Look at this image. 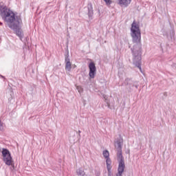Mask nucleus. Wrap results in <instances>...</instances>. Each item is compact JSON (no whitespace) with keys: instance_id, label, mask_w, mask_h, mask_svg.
<instances>
[{"instance_id":"obj_1","label":"nucleus","mask_w":176,"mask_h":176,"mask_svg":"<svg viewBox=\"0 0 176 176\" xmlns=\"http://www.w3.org/2000/svg\"><path fill=\"white\" fill-rule=\"evenodd\" d=\"M131 36L133 43V48H131L134 56L133 61L136 67L141 71V30L140 29V24L135 21L131 25Z\"/></svg>"},{"instance_id":"obj_2","label":"nucleus","mask_w":176,"mask_h":176,"mask_svg":"<svg viewBox=\"0 0 176 176\" xmlns=\"http://www.w3.org/2000/svg\"><path fill=\"white\" fill-rule=\"evenodd\" d=\"M0 15L3 20L7 22L8 27L11 30H14L19 27V24L21 23V19H16V14L11 10L8 9L6 7L0 9Z\"/></svg>"},{"instance_id":"obj_3","label":"nucleus","mask_w":176,"mask_h":176,"mask_svg":"<svg viewBox=\"0 0 176 176\" xmlns=\"http://www.w3.org/2000/svg\"><path fill=\"white\" fill-rule=\"evenodd\" d=\"M1 151V155L3 157V162L6 164V166H11L12 167H14V161L12 157V154L10 151L7 148L0 149Z\"/></svg>"},{"instance_id":"obj_4","label":"nucleus","mask_w":176,"mask_h":176,"mask_svg":"<svg viewBox=\"0 0 176 176\" xmlns=\"http://www.w3.org/2000/svg\"><path fill=\"white\" fill-rule=\"evenodd\" d=\"M120 137L121 139L116 142L117 146L118 148V151L117 153V157H118V160H119V162H122V160H123V154H122V144H123V138H122V135H120Z\"/></svg>"},{"instance_id":"obj_5","label":"nucleus","mask_w":176,"mask_h":176,"mask_svg":"<svg viewBox=\"0 0 176 176\" xmlns=\"http://www.w3.org/2000/svg\"><path fill=\"white\" fill-rule=\"evenodd\" d=\"M89 76L90 79H94L97 74V69L96 68V64L94 63V62H91L89 64Z\"/></svg>"},{"instance_id":"obj_6","label":"nucleus","mask_w":176,"mask_h":176,"mask_svg":"<svg viewBox=\"0 0 176 176\" xmlns=\"http://www.w3.org/2000/svg\"><path fill=\"white\" fill-rule=\"evenodd\" d=\"M118 2L120 6L127 8V6L131 3V0H118Z\"/></svg>"},{"instance_id":"obj_7","label":"nucleus","mask_w":176,"mask_h":176,"mask_svg":"<svg viewBox=\"0 0 176 176\" xmlns=\"http://www.w3.org/2000/svg\"><path fill=\"white\" fill-rule=\"evenodd\" d=\"M124 168H125V165H124V160H121L119 162V165H118V173L120 174H123L124 171Z\"/></svg>"},{"instance_id":"obj_8","label":"nucleus","mask_w":176,"mask_h":176,"mask_svg":"<svg viewBox=\"0 0 176 176\" xmlns=\"http://www.w3.org/2000/svg\"><path fill=\"white\" fill-rule=\"evenodd\" d=\"M72 68V63L68 57L65 58V69L69 72L71 71Z\"/></svg>"},{"instance_id":"obj_9","label":"nucleus","mask_w":176,"mask_h":176,"mask_svg":"<svg viewBox=\"0 0 176 176\" xmlns=\"http://www.w3.org/2000/svg\"><path fill=\"white\" fill-rule=\"evenodd\" d=\"M14 31H15L16 35L19 36V38H23V31L21 30V28H20V24L18 25L17 28L12 29Z\"/></svg>"},{"instance_id":"obj_10","label":"nucleus","mask_w":176,"mask_h":176,"mask_svg":"<svg viewBox=\"0 0 176 176\" xmlns=\"http://www.w3.org/2000/svg\"><path fill=\"white\" fill-rule=\"evenodd\" d=\"M106 163H107V171H108V176H112L111 173V168H112V166L111 164H112V162L111 161L110 158H106Z\"/></svg>"},{"instance_id":"obj_11","label":"nucleus","mask_w":176,"mask_h":176,"mask_svg":"<svg viewBox=\"0 0 176 176\" xmlns=\"http://www.w3.org/2000/svg\"><path fill=\"white\" fill-rule=\"evenodd\" d=\"M103 156L105 159H109V151L105 150L103 151Z\"/></svg>"},{"instance_id":"obj_12","label":"nucleus","mask_w":176,"mask_h":176,"mask_svg":"<svg viewBox=\"0 0 176 176\" xmlns=\"http://www.w3.org/2000/svg\"><path fill=\"white\" fill-rule=\"evenodd\" d=\"M77 174L78 175H83L85 174V171H83L82 169H78Z\"/></svg>"},{"instance_id":"obj_13","label":"nucleus","mask_w":176,"mask_h":176,"mask_svg":"<svg viewBox=\"0 0 176 176\" xmlns=\"http://www.w3.org/2000/svg\"><path fill=\"white\" fill-rule=\"evenodd\" d=\"M76 89H77V90L78 91L79 93H82L83 92V89L82 88L81 86H77Z\"/></svg>"},{"instance_id":"obj_14","label":"nucleus","mask_w":176,"mask_h":176,"mask_svg":"<svg viewBox=\"0 0 176 176\" xmlns=\"http://www.w3.org/2000/svg\"><path fill=\"white\" fill-rule=\"evenodd\" d=\"M106 5H107L108 6H109V5H111V3H112V1L111 0H104Z\"/></svg>"},{"instance_id":"obj_15","label":"nucleus","mask_w":176,"mask_h":176,"mask_svg":"<svg viewBox=\"0 0 176 176\" xmlns=\"http://www.w3.org/2000/svg\"><path fill=\"white\" fill-rule=\"evenodd\" d=\"M0 130H3V123L0 120Z\"/></svg>"},{"instance_id":"obj_16","label":"nucleus","mask_w":176,"mask_h":176,"mask_svg":"<svg viewBox=\"0 0 176 176\" xmlns=\"http://www.w3.org/2000/svg\"><path fill=\"white\" fill-rule=\"evenodd\" d=\"M122 173H119V172L116 174V176H122Z\"/></svg>"},{"instance_id":"obj_17","label":"nucleus","mask_w":176,"mask_h":176,"mask_svg":"<svg viewBox=\"0 0 176 176\" xmlns=\"http://www.w3.org/2000/svg\"><path fill=\"white\" fill-rule=\"evenodd\" d=\"M74 68H76V65H74Z\"/></svg>"},{"instance_id":"obj_18","label":"nucleus","mask_w":176,"mask_h":176,"mask_svg":"<svg viewBox=\"0 0 176 176\" xmlns=\"http://www.w3.org/2000/svg\"><path fill=\"white\" fill-rule=\"evenodd\" d=\"M0 25H2V23H1Z\"/></svg>"}]
</instances>
